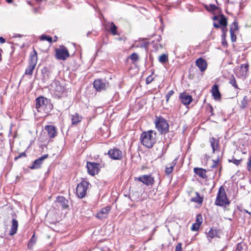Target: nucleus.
<instances>
[{"label": "nucleus", "instance_id": "f257e3e1", "mask_svg": "<svg viewBox=\"0 0 251 251\" xmlns=\"http://www.w3.org/2000/svg\"><path fill=\"white\" fill-rule=\"evenodd\" d=\"M156 133L155 131L150 130L142 132L140 136L141 144L147 148H151L156 142Z\"/></svg>", "mask_w": 251, "mask_h": 251}, {"label": "nucleus", "instance_id": "f03ea898", "mask_svg": "<svg viewBox=\"0 0 251 251\" xmlns=\"http://www.w3.org/2000/svg\"><path fill=\"white\" fill-rule=\"evenodd\" d=\"M223 186H221L218 192L215 204L221 207H226L230 203Z\"/></svg>", "mask_w": 251, "mask_h": 251}, {"label": "nucleus", "instance_id": "7ed1b4c3", "mask_svg": "<svg viewBox=\"0 0 251 251\" xmlns=\"http://www.w3.org/2000/svg\"><path fill=\"white\" fill-rule=\"evenodd\" d=\"M155 124L156 128L161 134L168 132L169 124L166 120L162 117H156Z\"/></svg>", "mask_w": 251, "mask_h": 251}, {"label": "nucleus", "instance_id": "20e7f679", "mask_svg": "<svg viewBox=\"0 0 251 251\" xmlns=\"http://www.w3.org/2000/svg\"><path fill=\"white\" fill-rule=\"evenodd\" d=\"M89 185V183L85 180H82L77 184L76 193L78 198H83L85 196Z\"/></svg>", "mask_w": 251, "mask_h": 251}, {"label": "nucleus", "instance_id": "39448f33", "mask_svg": "<svg viewBox=\"0 0 251 251\" xmlns=\"http://www.w3.org/2000/svg\"><path fill=\"white\" fill-rule=\"evenodd\" d=\"M51 105L49 100L44 97H39L36 99V107L38 112L45 110V108Z\"/></svg>", "mask_w": 251, "mask_h": 251}, {"label": "nucleus", "instance_id": "423d86ee", "mask_svg": "<svg viewBox=\"0 0 251 251\" xmlns=\"http://www.w3.org/2000/svg\"><path fill=\"white\" fill-rule=\"evenodd\" d=\"M100 165L99 163L87 162L86 168L88 173L92 176L98 174L100 171Z\"/></svg>", "mask_w": 251, "mask_h": 251}, {"label": "nucleus", "instance_id": "0eeeda50", "mask_svg": "<svg viewBox=\"0 0 251 251\" xmlns=\"http://www.w3.org/2000/svg\"><path fill=\"white\" fill-rule=\"evenodd\" d=\"M55 57L57 59L65 60L70 55L67 49L64 46L60 47L58 49H56Z\"/></svg>", "mask_w": 251, "mask_h": 251}, {"label": "nucleus", "instance_id": "6e6552de", "mask_svg": "<svg viewBox=\"0 0 251 251\" xmlns=\"http://www.w3.org/2000/svg\"><path fill=\"white\" fill-rule=\"evenodd\" d=\"M135 180L142 182L147 186H152L154 183V177L151 175H142L139 177H135Z\"/></svg>", "mask_w": 251, "mask_h": 251}, {"label": "nucleus", "instance_id": "1a4fd4ad", "mask_svg": "<svg viewBox=\"0 0 251 251\" xmlns=\"http://www.w3.org/2000/svg\"><path fill=\"white\" fill-rule=\"evenodd\" d=\"M108 84L105 80L98 79L94 81L93 85L97 91H101L105 90L108 86Z\"/></svg>", "mask_w": 251, "mask_h": 251}, {"label": "nucleus", "instance_id": "9d476101", "mask_svg": "<svg viewBox=\"0 0 251 251\" xmlns=\"http://www.w3.org/2000/svg\"><path fill=\"white\" fill-rule=\"evenodd\" d=\"M109 157L113 160H121L123 158V152L118 148H113L108 152Z\"/></svg>", "mask_w": 251, "mask_h": 251}, {"label": "nucleus", "instance_id": "9b49d317", "mask_svg": "<svg viewBox=\"0 0 251 251\" xmlns=\"http://www.w3.org/2000/svg\"><path fill=\"white\" fill-rule=\"evenodd\" d=\"M48 154H44L38 159L34 160L31 166H30V169H37L41 168V165L42 164L44 160L48 158Z\"/></svg>", "mask_w": 251, "mask_h": 251}, {"label": "nucleus", "instance_id": "f8f14e48", "mask_svg": "<svg viewBox=\"0 0 251 251\" xmlns=\"http://www.w3.org/2000/svg\"><path fill=\"white\" fill-rule=\"evenodd\" d=\"M179 98L181 101V102L184 105H188L192 101L193 98L192 97L189 95L187 94L186 93H181L179 95Z\"/></svg>", "mask_w": 251, "mask_h": 251}, {"label": "nucleus", "instance_id": "ddd939ff", "mask_svg": "<svg viewBox=\"0 0 251 251\" xmlns=\"http://www.w3.org/2000/svg\"><path fill=\"white\" fill-rule=\"evenodd\" d=\"M105 28L109 30L113 35H119L117 31V26L113 22H107L105 24Z\"/></svg>", "mask_w": 251, "mask_h": 251}, {"label": "nucleus", "instance_id": "4468645a", "mask_svg": "<svg viewBox=\"0 0 251 251\" xmlns=\"http://www.w3.org/2000/svg\"><path fill=\"white\" fill-rule=\"evenodd\" d=\"M196 65L199 68L201 72L204 71L207 67L206 61L201 57L197 59L196 61Z\"/></svg>", "mask_w": 251, "mask_h": 251}, {"label": "nucleus", "instance_id": "2eb2a0df", "mask_svg": "<svg viewBox=\"0 0 251 251\" xmlns=\"http://www.w3.org/2000/svg\"><path fill=\"white\" fill-rule=\"evenodd\" d=\"M45 129L47 131L48 135L50 138H54L57 135L56 129L52 125L45 126Z\"/></svg>", "mask_w": 251, "mask_h": 251}, {"label": "nucleus", "instance_id": "dca6fc26", "mask_svg": "<svg viewBox=\"0 0 251 251\" xmlns=\"http://www.w3.org/2000/svg\"><path fill=\"white\" fill-rule=\"evenodd\" d=\"M110 206H106L102 208L97 214V217L100 219H102L107 217V215L110 210Z\"/></svg>", "mask_w": 251, "mask_h": 251}, {"label": "nucleus", "instance_id": "f3484780", "mask_svg": "<svg viewBox=\"0 0 251 251\" xmlns=\"http://www.w3.org/2000/svg\"><path fill=\"white\" fill-rule=\"evenodd\" d=\"M211 92L214 99L216 100H220L221 98V94L219 90V87L215 84L212 87Z\"/></svg>", "mask_w": 251, "mask_h": 251}, {"label": "nucleus", "instance_id": "a211bd4d", "mask_svg": "<svg viewBox=\"0 0 251 251\" xmlns=\"http://www.w3.org/2000/svg\"><path fill=\"white\" fill-rule=\"evenodd\" d=\"M51 87L54 88V90L58 92H63L64 88L62 86L59 81H54L51 85Z\"/></svg>", "mask_w": 251, "mask_h": 251}, {"label": "nucleus", "instance_id": "6ab92c4d", "mask_svg": "<svg viewBox=\"0 0 251 251\" xmlns=\"http://www.w3.org/2000/svg\"><path fill=\"white\" fill-rule=\"evenodd\" d=\"M56 201L58 202L61 207L65 209L68 207V201L62 196H58L56 198Z\"/></svg>", "mask_w": 251, "mask_h": 251}, {"label": "nucleus", "instance_id": "aec40b11", "mask_svg": "<svg viewBox=\"0 0 251 251\" xmlns=\"http://www.w3.org/2000/svg\"><path fill=\"white\" fill-rule=\"evenodd\" d=\"M177 158L175 159L171 163L168 164V165L166 167L165 173L167 175H170L172 172L174 167L177 163Z\"/></svg>", "mask_w": 251, "mask_h": 251}, {"label": "nucleus", "instance_id": "412c9836", "mask_svg": "<svg viewBox=\"0 0 251 251\" xmlns=\"http://www.w3.org/2000/svg\"><path fill=\"white\" fill-rule=\"evenodd\" d=\"M37 62V53L34 50L31 53L28 64L36 66Z\"/></svg>", "mask_w": 251, "mask_h": 251}, {"label": "nucleus", "instance_id": "4be33fe9", "mask_svg": "<svg viewBox=\"0 0 251 251\" xmlns=\"http://www.w3.org/2000/svg\"><path fill=\"white\" fill-rule=\"evenodd\" d=\"M194 171L195 173L202 178H206L207 177L206 174V170L205 169L199 168H194Z\"/></svg>", "mask_w": 251, "mask_h": 251}, {"label": "nucleus", "instance_id": "5701e85b", "mask_svg": "<svg viewBox=\"0 0 251 251\" xmlns=\"http://www.w3.org/2000/svg\"><path fill=\"white\" fill-rule=\"evenodd\" d=\"M18 227V221L15 219H13L12 221V225L11 226L9 234L10 235H13L14 234H15L17 232Z\"/></svg>", "mask_w": 251, "mask_h": 251}, {"label": "nucleus", "instance_id": "b1692460", "mask_svg": "<svg viewBox=\"0 0 251 251\" xmlns=\"http://www.w3.org/2000/svg\"><path fill=\"white\" fill-rule=\"evenodd\" d=\"M82 120V117L77 113L71 115V121L72 125H76Z\"/></svg>", "mask_w": 251, "mask_h": 251}, {"label": "nucleus", "instance_id": "393cba45", "mask_svg": "<svg viewBox=\"0 0 251 251\" xmlns=\"http://www.w3.org/2000/svg\"><path fill=\"white\" fill-rule=\"evenodd\" d=\"M209 142L210 143L211 147L213 150V152H214L218 148L219 141L215 138L212 137L210 139Z\"/></svg>", "mask_w": 251, "mask_h": 251}, {"label": "nucleus", "instance_id": "a878e982", "mask_svg": "<svg viewBox=\"0 0 251 251\" xmlns=\"http://www.w3.org/2000/svg\"><path fill=\"white\" fill-rule=\"evenodd\" d=\"M196 196L191 199V201L196 202L198 204H201L203 201V198L200 197L198 192L195 193Z\"/></svg>", "mask_w": 251, "mask_h": 251}, {"label": "nucleus", "instance_id": "bb28decb", "mask_svg": "<svg viewBox=\"0 0 251 251\" xmlns=\"http://www.w3.org/2000/svg\"><path fill=\"white\" fill-rule=\"evenodd\" d=\"M219 24L222 26H226L227 25V19L225 16L223 14L220 15V19L219 20Z\"/></svg>", "mask_w": 251, "mask_h": 251}, {"label": "nucleus", "instance_id": "cd10ccee", "mask_svg": "<svg viewBox=\"0 0 251 251\" xmlns=\"http://www.w3.org/2000/svg\"><path fill=\"white\" fill-rule=\"evenodd\" d=\"M35 67V66L28 64V66L25 69V75L31 76L33 74V72Z\"/></svg>", "mask_w": 251, "mask_h": 251}, {"label": "nucleus", "instance_id": "c85d7f7f", "mask_svg": "<svg viewBox=\"0 0 251 251\" xmlns=\"http://www.w3.org/2000/svg\"><path fill=\"white\" fill-rule=\"evenodd\" d=\"M128 59H131L132 63H135L139 60V56L137 53L133 52L128 56Z\"/></svg>", "mask_w": 251, "mask_h": 251}, {"label": "nucleus", "instance_id": "c756f323", "mask_svg": "<svg viewBox=\"0 0 251 251\" xmlns=\"http://www.w3.org/2000/svg\"><path fill=\"white\" fill-rule=\"evenodd\" d=\"M241 71H242V75H246L249 69V64L248 63H246L244 64H242L240 66Z\"/></svg>", "mask_w": 251, "mask_h": 251}, {"label": "nucleus", "instance_id": "7c9ffc66", "mask_svg": "<svg viewBox=\"0 0 251 251\" xmlns=\"http://www.w3.org/2000/svg\"><path fill=\"white\" fill-rule=\"evenodd\" d=\"M229 82L235 88L239 89L238 85L236 83V79L234 76L232 75L229 78Z\"/></svg>", "mask_w": 251, "mask_h": 251}, {"label": "nucleus", "instance_id": "2f4dec72", "mask_svg": "<svg viewBox=\"0 0 251 251\" xmlns=\"http://www.w3.org/2000/svg\"><path fill=\"white\" fill-rule=\"evenodd\" d=\"M248 98L247 96H244L243 99L241 102L240 107L242 109L245 108L248 105Z\"/></svg>", "mask_w": 251, "mask_h": 251}, {"label": "nucleus", "instance_id": "473e14b6", "mask_svg": "<svg viewBox=\"0 0 251 251\" xmlns=\"http://www.w3.org/2000/svg\"><path fill=\"white\" fill-rule=\"evenodd\" d=\"M158 60L160 63H164L168 60V55L166 54H162L159 56Z\"/></svg>", "mask_w": 251, "mask_h": 251}, {"label": "nucleus", "instance_id": "72a5a7b5", "mask_svg": "<svg viewBox=\"0 0 251 251\" xmlns=\"http://www.w3.org/2000/svg\"><path fill=\"white\" fill-rule=\"evenodd\" d=\"M238 29V22L236 20H235L231 25L230 30L232 31H235Z\"/></svg>", "mask_w": 251, "mask_h": 251}, {"label": "nucleus", "instance_id": "f704fd0d", "mask_svg": "<svg viewBox=\"0 0 251 251\" xmlns=\"http://www.w3.org/2000/svg\"><path fill=\"white\" fill-rule=\"evenodd\" d=\"M217 232L216 229H211L207 233V236L208 237L213 238L217 235Z\"/></svg>", "mask_w": 251, "mask_h": 251}, {"label": "nucleus", "instance_id": "c9c22d12", "mask_svg": "<svg viewBox=\"0 0 251 251\" xmlns=\"http://www.w3.org/2000/svg\"><path fill=\"white\" fill-rule=\"evenodd\" d=\"M205 8L208 11H215L218 9V7L213 4H210L209 6L206 5Z\"/></svg>", "mask_w": 251, "mask_h": 251}, {"label": "nucleus", "instance_id": "e433bc0d", "mask_svg": "<svg viewBox=\"0 0 251 251\" xmlns=\"http://www.w3.org/2000/svg\"><path fill=\"white\" fill-rule=\"evenodd\" d=\"M40 40H47L49 41L50 43H51L52 41V39L50 36H47L46 35H43L40 37Z\"/></svg>", "mask_w": 251, "mask_h": 251}, {"label": "nucleus", "instance_id": "4c0bfd02", "mask_svg": "<svg viewBox=\"0 0 251 251\" xmlns=\"http://www.w3.org/2000/svg\"><path fill=\"white\" fill-rule=\"evenodd\" d=\"M36 241V238L35 237V235L33 234L31 237L29 242L28 244V247L29 248L32 247L35 243Z\"/></svg>", "mask_w": 251, "mask_h": 251}, {"label": "nucleus", "instance_id": "58836bf2", "mask_svg": "<svg viewBox=\"0 0 251 251\" xmlns=\"http://www.w3.org/2000/svg\"><path fill=\"white\" fill-rule=\"evenodd\" d=\"M242 160V159H235V158L233 157V158L232 159H229L228 161L229 162H232L233 164H234L238 166V165H239L241 163Z\"/></svg>", "mask_w": 251, "mask_h": 251}, {"label": "nucleus", "instance_id": "ea45409f", "mask_svg": "<svg viewBox=\"0 0 251 251\" xmlns=\"http://www.w3.org/2000/svg\"><path fill=\"white\" fill-rule=\"evenodd\" d=\"M202 217L201 214H198L196 218V223L201 225L202 223Z\"/></svg>", "mask_w": 251, "mask_h": 251}, {"label": "nucleus", "instance_id": "a19ab883", "mask_svg": "<svg viewBox=\"0 0 251 251\" xmlns=\"http://www.w3.org/2000/svg\"><path fill=\"white\" fill-rule=\"evenodd\" d=\"M230 34V37H231V40L232 42H235L236 40V35L234 34V31H229Z\"/></svg>", "mask_w": 251, "mask_h": 251}, {"label": "nucleus", "instance_id": "79ce46f5", "mask_svg": "<svg viewBox=\"0 0 251 251\" xmlns=\"http://www.w3.org/2000/svg\"><path fill=\"white\" fill-rule=\"evenodd\" d=\"M174 92L173 90L169 91L167 95H166V101L168 102L170 98V97L174 94Z\"/></svg>", "mask_w": 251, "mask_h": 251}, {"label": "nucleus", "instance_id": "37998d69", "mask_svg": "<svg viewBox=\"0 0 251 251\" xmlns=\"http://www.w3.org/2000/svg\"><path fill=\"white\" fill-rule=\"evenodd\" d=\"M201 225L197 223L193 224L191 227V230L193 231H197L199 229Z\"/></svg>", "mask_w": 251, "mask_h": 251}, {"label": "nucleus", "instance_id": "c03bdc74", "mask_svg": "<svg viewBox=\"0 0 251 251\" xmlns=\"http://www.w3.org/2000/svg\"><path fill=\"white\" fill-rule=\"evenodd\" d=\"M181 244L180 243H178L176 246L175 251H182Z\"/></svg>", "mask_w": 251, "mask_h": 251}, {"label": "nucleus", "instance_id": "a18cd8bd", "mask_svg": "<svg viewBox=\"0 0 251 251\" xmlns=\"http://www.w3.org/2000/svg\"><path fill=\"white\" fill-rule=\"evenodd\" d=\"M222 31H223V35L222 36L226 37V33L227 31V29L226 28V26H222L221 27Z\"/></svg>", "mask_w": 251, "mask_h": 251}, {"label": "nucleus", "instance_id": "49530a36", "mask_svg": "<svg viewBox=\"0 0 251 251\" xmlns=\"http://www.w3.org/2000/svg\"><path fill=\"white\" fill-rule=\"evenodd\" d=\"M26 156L25 152H22L18 156L16 157L15 158V160H17L18 159L22 157H25Z\"/></svg>", "mask_w": 251, "mask_h": 251}, {"label": "nucleus", "instance_id": "de8ad7c7", "mask_svg": "<svg viewBox=\"0 0 251 251\" xmlns=\"http://www.w3.org/2000/svg\"><path fill=\"white\" fill-rule=\"evenodd\" d=\"M213 164L212 165L211 167V168H216L217 166V165H218L219 160L218 159V160H217L216 161L213 160Z\"/></svg>", "mask_w": 251, "mask_h": 251}, {"label": "nucleus", "instance_id": "09e8293b", "mask_svg": "<svg viewBox=\"0 0 251 251\" xmlns=\"http://www.w3.org/2000/svg\"><path fill=\"white\" fill-rule=\"evenodd\" d=\"M222 44L224 46H227V43L226 40V38L224 36H222Z\"/></svg>", "mask_w": 251, "mask_h": 251}, {"label": "nucleus", "instance_id": "8fccbe9b", "mask_svg": "<svg viewBox=\"0 0 251 251\" xmlns=\"http://www.w3.org/2000/svg\"><path fill=\"white\" fill-rule=\"evenodd\" d=\"M152 80V79L151 77H148L146 79V83L147 84H149L150 83L151 81Z\"/></svg>", "mask_w": 251, "mask_h": 251}, {"label": "nucleus", "instance_id": "3c124183", "mask_svg": "<svg viewBox=\"0 0 251 251\" xmlns=\"http://www.w3.org/2000/svg\"><path fill=\"white\" fill-rule=\"evenodd\" d=\"M243 249L241 246L239 244L238 245L237 249L236 250V251H241V250Z\"/></svg>", "mask_w": 251, "mask_h": 251}, {"label": "nucleus", "instance_id": "603ef678", "mask_svg": "<svg viewBox=\"0 0 251 251\" xmlns=\"http://www.w3.org/2000/svg\"><path fill=\"white\" fill-rule=\"evenodd\" d=\"M220 19V15L218 16V15H216V16H214L213 18V20L215 21V20H217V21H219Z\"/></svg>", "mask_w": 251, "mask_h": 251}, {"label": "nucleus", "instance_id": "864d4df0", "mask_svg": "<svg viewBox=\"0 0 251 251\" xmlns=\"http://www.w3.org/2000/svg\"><path fill=\"white\" fill-rule=\"evenodd\" d=\"M213 26L216 28H220V24H218L216 23H213Z\"/></svg>", "mask_w": 251, "mask_h": 251}, {"label": "nucleus", "instance_id": "5fc2aeb1", "mask_svg": "<svg viewBox=\"0 0 251 251\" xmlns=\"http://www.w3.org/2000/svg\"><path fill=\"white\" fill-rule=\"evenodd\" d=\"M5 40L3 37H0V43H4L5 42Z\"/></svg>", "mask_w": 251, "mask_h": 251}, {"label": "nucleus", "instance_id": "6e6d98bb", "mask_svg": "<svg viewBox=\"0 0 251 251\" xmlns=\"http://www.w3.org/2000/svg\"><path fill=\"white\" fill-rule=\"evenodd\" d=\"M13 0H6V2L8 3H11Z\"/></svg>", "mask_w": 251, "mask_h": 251}, {"label": "nucleus", "instance_id": "4d7b16f0", "mask_svg": "<svg viewBox=\"0 0 251 251\" xmlns=\"http://www.w3.org/2000/svg\"><path fill=\"white\" fill-rule=\"evenodd\" d=\"M163 150H164L163 149V150H162V153H163V154H164V153H165L166 152V151H167V149H165V150L164 152L163 151Z\"/></svg>", "mask_w": 251, "mask_h": 251}, {"label": "nucleus", "instance_id": "13d9d810", "mask_svg": "<svg viewBox=\"0 0 251 251\" xmlns=\"http://www.w3.org/2000/svg\"><path fill=\"white\" fill-rule=\"evenodd\" d=\"M16 37H22V36H21V35H20V34H18V35L16 36Z\"/></svg>", "mask_w": 251, "mask_h": 251}, {"label": "nucleus", "instance_id": "bf43d9fd", "mask_svg": "<svg viewBox=\"0 0 251 251\" xmlns=\"http://www.w3.org/2000/svg\"><path fill=\"white\" fill-rule=\"evenodd\" d=\"M118 39H119V40L121 41L123 40V38L122 37H121V38H119Z\"/></svg>", "mask_w": 251, "mask_h": 251}, {"label": "nucleus", "instance_id": "052dcab7", "mask_svg": "<svg viewBox=\"0 0 251 251\" xmlns=\"http://www.w3.org/2000/svg\"><path fill=\"white\" fill-rule=\"evenodd\" d=\"M246 212L248 213H249V214H251V213L249 212L247 210H246Z\"/></svg>", "mask_w": 251, "mask_h": 251}, {"label": "nucleus", "instance_id": "680f3d73", "mask_svg": "<svg viewBox=\"0 0 251 251\" xmlns=\"http://www.w3.org/2000/svg\"><path fill=\"white\" fill-rule=\"evenodd\" d=\"M103 42H104V43L105 44H107V41H106V42H105V41H103Z\"/></svg>", "mask_w": 251, "mask_h": 251}, {"label": "nucleus", "instance_id": "e2e57ef3", "mask_svg": "<svg viewBox=\"0 0 251 251\" xmlns=\"http://www.w3.org/2000/svg\"><path fill=\"white\" fill-rule=\"evenodd\" d=\"M27 2H28V3L29 4H31V3H30V2L29 1H27Z\"/></svg>", "mask_w": 251, "mask_h": 251}]
</instances>
